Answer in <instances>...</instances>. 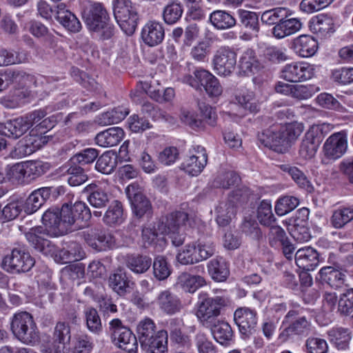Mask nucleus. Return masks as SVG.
I'll return each mask as SVG.
<instances>
[{"mask_svg":"<svg viewBox=\"0 0 353 353\" xmlns=\"http://www.w3.org/2000/svg\"><path fill=\"white\" fill-rule=\"evenodd\" d=\"M311 324L305 316H301V310H290L285 315L278 340L286 343L295 337L306 336L310 331Z\"/></svg>","mask_w":353,"mask_h":353,"instance_id":"nucleus-4","label":"nucleus"},{"mask_svg":"<svg viewBox=\"0 0 353 353\" xmlns=\"http://www.w3.org/2000/svg\"><path fill=\"white\" fill-rule=\"evenodd\" d=\"M182 320L178 318L170 319L166 321L165 330L169 332L171 343L179 347L188 348L191 346L190 336L184 331Z\"/></svg>","mask_w":353,"mask_h":353,"instance_id":"nucleus-19","label":"nucleus"},{"mask_svg":"<svg viewBox=\"0 0 353 353\" xmlns=\"http://www.w3.org/2000/svg\"><path fill=\"white\" fill-rule=\"evenodd\" d=\"M90 32L95 34L99 41H105L112 39L117 32V28L112 22L111 17L98 25Z\"/></svg>","mask_w":353,"mask_h":353,"instance_id":"nucleus-57","label":"nucleus"},{"mask_svg":"<svg viewBox=\"0 0 353 353\" xmlns=\"http://www.w3.org/2000/svg\"><path fill=\"white\" fill-rule=\"evenodd\" d=\"M137 332L141 347L154 341L159 331L157 330L154 321L149 317H145L139 322Z\"/></svg>","mask_w":353,"mask_h":353,"instance_id":"nucleus-35","label":"nucleus"},{"mask_svg":"<svg viewBox=\"0 0 353 353\" xmlns=\"http://www.w3.org/2000/svg\"><path fill=\"white\" fill-rule=\"evenodd\" d=\"M251 194L252 191L249 188L242 186L229 193L225 203L231 207H234L237 210L239 206L248 202Z\"/></svg>","mask_w":353,"mask_h":353,"instance_id":"nucleus-54","label":"nucleus"},{"mask_svg":"<svg viewBox=\"0 0 353 353\" xmlns=\"http://www.w3.org/2000/svg\"><path fill=\"white\" fill-rule=\"evenodd\" d=\"M124 263L131 272L136 274L147 272L151 265L152 259L146 254L134 252L128 253L123 256Z\"/></svg>","mask_w":353,"mask_h":353,"instance_id":"nucleus-22","label":"nucleus"},{"mask_svg":"<svg viewBox=\"0 0 353 353\" xmlns=\"http://www.w3.org/2000/svg\"><path fill=\"white\" fill-rule=\"evenodd\" d=\"M338 312L342 316H349L353 312V288L347 289L340 294Z\"/></svg>","mask_w":353,"mask_h":353,"instance_id":"nucleus-64","label":"nucleus"},{"mask_svg":"<svg viewBox=\"0 0 353 353\" xmlns=\"http://www.w3.org/2000/svg\"><path fill=\"white\" fill-rule=\"evenodd\" d=\"M10 331L23 344L34 345L40 341V333L33 316L26 312L15 313L10 319Z\"/></svg>","mask_w":353,"mask_h":353,"instance_id":"nucleus-3","label":"nucleus"},{"mask_svg":"<svg viewBox=\"0 0 353 353\" xmlns=\"http://www.w3.org/2000/svg\"><path fill=\"white\" fill-rule=\"evenodd\" d=\"M62 169L65 170V172L69 175L67 181L70 186H79L88 179L83 168L77 164L74 165L69 161L63 165Z\"/></svg>","mask_w":353,"mask_h":353,"instance_id":"nucleus-44","label":"nucleus"},{"mask_svg":"<svg viewBox=\"0 0 353 353\" xmlns=\"http://www.w3.org/2000/svg\"><path fill=\"white\" fill-rule=\"evenodd\" d=\"M296 265L301 270H313L320 261L319 254L312 247L299 249L294 256Z\"/></svg>","mask_w":353,"mask_h":353,"instance_id":"nucleus-27","label":"nucleus"},{"mask_svg":"<svg viewBox=\"0 0 353 353\" xmlns=\"http://www.w3.org/2000/svg\"><path fill=\"white\" fill-rule=\"evenodd\" d=\"M129 112V109L123 105L115 107L110 111L102 113L99 117V123L103 125L117 123L123 120Z\"/></svg>","mask_w":353,"mask_h":353,"instance_id":"nucleus-50","label":"nucleus"},{"mask_svg":"<svg viewBox=\"0 0 353 353\" xmlns=\"http://www.w3.org/2000/svg\"><path fill=\"white\" fill-rule=\"evenodd\" d=\"M25 168L26 180L28 181L47 173L50 170V165L42 161H26L25 162Z\"/></svg>","mask_w":353,"mask_h":353,"instance_id":"nucleus-61","label":"nucleus"},{"mask_svg":"<svg viewBox=\"0 0 353 353\" xmlns=\"http://www.w3.org/2000/svg\"><path fill=\"white\" fill-rule=\"evenodd\" d=\"M54 256L59 259L61 263H68L83 259L85 253L80 243L77 241H70L66 243L65 247L57 250Z\"/></svg>","mask_w":353,"mask_h":353,"instance_id":"nucleus-29","label":"nucleus"},{"mask_svg":"<svg viewBox=\"0 0 353 353\" xmlns=\"http://www.w3.org/2000/svg\"><path fill=\"white\" fill-rule=\"evenodd\" d=\"M49 230L44 229L42 226L33 227L25 233V237L36 252H39L46 256H53L57 252V246L46 238Z\"/></svg>","mask_w":353,"mask_h":353,"instance_id":"nucleus-12","label":"nucleus"},{"mask_svg":"<svg viewBox=\"0 0 353 353\" xmlns=\"http://www.w3.org/2000/svg\"><path fill=\"white\" fill-rule=\"evenodd\" d=\"M85 243L97 252L112 250L115 247V238L101 228H91L82 232Z\"/></svg>","mask_w":353,"mask_h":353,"instance_id":"nucleus-11","label":"nucleus"},{"mask_svg":"<svg viewBox=\"0 0 353 353\" xmlns=\"http://www.w3.org/2000/svg\"><path fill=\"white\" fill-rule=\"evenodd\" d=\"M71 76L75 81L88 91H93L97 89V83L94 79L84 71L77 67H72L70 70Z\"/></svg>","mask_w":353,"mask_h":353,"instance_id":"nucleus-63","label":"nucleus"},{"mask_svg":"<svg viewBox=\"0 0 353 353\" xmlns=\"http://www.w3.org/2000/svg\"><path fill=\"white\" fill-rule=\"evenodd\" d=\"M183 12V8L181 3L172 2L163 8V19L166 24L174 25L180 20Z\"/></svg>","mask_w":353,"mask_h":353,"instance_id":"nucleus-59","label":"nucleus"},{"mask_svg":"<svg viewBox=\"0 0 353 353\" xmlns=\"http://www.w3.org/2000/svg\"><path fill=\"white\" fill-rule=\"evenodd\" d=\"M168 332L165 330H159L156 340L150 344L141 346L145 353H168Z\"/></svg>","mask_w":353,"mask_h":353,"instance_id":"nucleus-55","label":"nucleus"},{"mask_svg":"<svg viewBox=\"0 0 353 353\" xmlns=\"http://www.w3.org/2000/svg\"><path fill=\"white\" fill-rule=\"evenodd\" d=\"M176 261L181 265H188L199 263L194 242L186 244L176 256Z\"/></svg>","mask_w":353,"mask_h":353,"instance_id":"nucleus-58","label":"nucleus"},{"mask_svg":"<svg viewBox=\"0 0 353 353\" xmlns=\"http://www.w3.org/2000/svg\"><path fill=\"white\" fill-rule=\"evenodd\" d=\"M310 27L323 37H330L336 30L334 19L327 14H321L312 19Z\"/></svg>","mask_w":353,"mask_h":353,"instance_id":"nucleus-39","label":"nucleus"},{"mask_svg":"<svg viewBox=\"0 0 353 353\" xmlns=\"http://www.w3.org/2000/svg\"><path fill=\"white\" fill-rule=\"evenodd\" d=\"M214 70L221 76L230 75L234 70L236 64V53L228 46L219 48L212 60Z\"/></svg>","mask_w":353,"mask_h":353,"instance_id":"nucleus-14","label":"nucleus"},{"mask_svg":"<svg viewBox=\"0 0 353 353\" xmlns=\"http://www.w3.org/2000/svg\"><path fill=\"white\" fill-rule=\"evenodd\" d=\"M334 266H324L319 272L316 280L322 284H327L330 288L337 290L343 286L345 274L339 270V264L334 263Z\"/></svg>","mask_w":353,"mask_h":353,"instance_id":"nucleus-21","label":"nucleus"},{"mask_svg":"<svg viewBox=\"0 0 353 353\" xmlns=\"http://www.w3.org/2000/svg\"><path fill=\"white\" fill-rule=\"evenodd\" d=\"M82 17L87 28L90 32L110 16L102 3L91 2L83 9Z\"/></svg>","mask_w":353,"mask_h":353,"instance_id":"nucleus-17","label":"nucleus"},{"mask_svg":"<svg viewBox=\"0 0 353 353\" xmlns=\"http://www.w3.org/2000/svg\"><path fill=\"white\" fill-rule=\"evenodd\" d=\"M212 75L208 70L199 68H196L192 74H187L183 77V81L196 90H202V87L207 83Z\"/></svg>","mask_w":353,"mask_h":353,"instance_id":"nucleus-53","label":"nucleus"},{"mask_svg":"<svg viewBox=\"0 0 353 353\" xmlns=\"http://www.w3.org/2000/svg\"><path fill=\"white\" fill-rule=\"evenodd\" d=\"M37 122L29 112L24 116L8 121L10 138L17 139L23 135Z\"/></svg>","mask_w":353,"mask_h":353,"instance_id":"nucleus-32","label":"nucleus"},{"mask_svg":"<svg viewBox=\"0 0 353 353\" xmlns=\"http://www.w3.org/2000/svg\"><path fill=\"white\" fill-rule=\"evenodd\" d=\"M34 264L35 260L28 252L14 248L3 257L2 268L11 274H20L29 272Z\"/></svg>","mask_w":353,"mask_h":353,"instance_id":"nucleus-9","label":"nucleus"},{"mask_svg":"<svg viewBox=\"0 0 353 353\" xmlns=\"http://www.w3.org/2000/svg\"><path fill=\"white\" fill-rule=\"evenodd\" d=\"M234 321L239 328L241 338L248 339L256 330L257 312L249 307H239L234 312Z\"/></svg>","mask_w":353,"mask_h":353,"instance_id":"nucleus-13","label":"nucleus"},{"mask_svg":"<svg viewBox=\"0 0 353 353\" xmlns=\"http://www.w3.org/2000/svg\"><path fill=\"white\" fill-rule=\"evenodd\" d=\"M353 219V209L341 207L334 210L330 218V223L336 229L343 228Z\"/></svg>","mask_w":353,"mask_h":353,"instance_id":"nucleus-56","label":"nucleus"},{"mask_svg":"<svg viewBox=\"0 0 353 353\" xmlns=\"http://www.w3.org/2000/svg\"><path fill=\"white\" fill-rule=\"evenodd\" d=\"M63 120V114L57 112L39 122L34 128L30 130V137H38L46 134L52 129L58 123Z\"/></svg>","mask_w":353,"mask_h":353,"instance_id":"nucleus-52","label":"nucleus"},{"mask_svg":"<svg viewBox=\"0 0 353 353\" xmlns=\"http://www.w3.org/2000/svg\"><path fill=\"white\" fill-rule=\"evenodd\" d=\"M292 49L301 57H311L318 50V41L313 37L302 34L294 39Z\"/></svg>","mask_w":353,"mask_h":353,"instance_id":"nucleus-26","label":"nucleus"},{"mask_svg":"<svg viewBox=\"0 0 353 353\" xmlns=\"http://www.w3.org/2000/svg\"><path fill=\"white\" fill-rule=\"evenodd\" d=\"M208 271L216 282H224L230 276V263L222 256H216L208 263Z\"/></svg>","mask_w":353,"mask_h":353,"instance_id":"nucleus-34","label":"nucleus"},{"mask_svg":"<svg viewBox=\"0 0 353 353\" xmlns=\"http://www.w3.org/2000/svg\"><path fill=\"white\" fill-rule=\"evenodd\" d=\"M54 343H59L62 347L70 344L71 340V329L69 323L64 321H58L53 332Z\"/></svg>","mask_w":353,"mask_h":353,"instance_id":"nucleus-60","label":"nucleus"},{"mask_svg":"<svg viewBox=\"0 0 353 353\" xmlns=\"http://www.w3.org/2000/svg\"><path fill=\"white\" fill-rule=\"evenodd\" d=\"M194 243L199 262L208 259L215 253V244L210 239L199 238Z\"/></svg>","mask_w":353,"mask_h":353,"instance_id":"nucleus-62","label":"nucleus"},{"mask_svg":"<svg viewBox=\"0 0 353 353\" xmlns=\"http://www.w3.org/2000/svg\"><path fill=\"white\" fill-rule=\"evenodd\" d=\"M228 303L229 300L225 296H210L206 292H201L198 296L196 316L201 321L212 322Z\"/></svg>","mask_w":353,"mask_h":353,"instance_id":"nucleus-7","label":"nucleus"},{"mask_svg":"<svg viewBox=\"0 0 353 353\" xmlns=\"http://www.w3.org/2000/svg\"><path fill=\"white\" fill-rule=\"evenodd\" d=\"M99 150L94 148H84L76 153L69 159V161L74 165L83 168L84 166L92 165L99 157Z\"/></svg>","mask_w":353,"mask_h":353,"instance_id":"nucleus-46","label":"nucleus"},{"mask_svg":"<svg viewBox=\"0 0 353 353\" xmlns=\"http://www.w3.org/2000/svg\"><path fill=\"white\" fill-rule=\"evenodd\" d=\"M124 137V131L119 127L110 128L95 137L96 143L101 147H112L119 144Z\"/></svg>","mask_w":353,"mask_h":353,"instance_id":"nucleus-38","label":"nucleus"},{"mask_svg":"<svg viewBox=\"0 0 353 353\" xmlns=\"http://www.w3.org/2000/svg\"><path fill=\"white\" fill-rule=\"evenodd\" d=\"M313 68L306 63L287 64L281 70V77L289 82H299L310 79L314 74Z\"/></svg>","mask_w":353,"mask_h":353,"instance_id":"nucleus-20","label":"nucleus"},{"mask_svg":"<svg viewBox=\"0 0 353 353\" xmlns=\"http://www.w3.org/2000/svg\"><path fill=\"white\" fill-rule=\"evenodd\" d=\"M57 21L68 31L72 33L80 32L81 23L77 16L67 8L65 3H59L56 6Z\"/></svg>","mask_w":353,"mask_h":353,"instance_id":"nucleus-23","label":"nucleus"},{"mask_svg":"<svg viewBox=\"0 0 353 353\" xmlns=\"http://www.w3.org/2000/svg\"><path fill=\"white\" fill-rule=\"evenodd\" d=\"M141 37L145 45L154 47L163 41L165 30L161 23L150 21L142 28Z\"/></svg>","mask_w":353,"mask_h":353,"instance_id":"nucleus-24","label":"nucleus"},{"mask_svg":"<svg viewBox=\"0 0 353 353\" xmlns=\"http://www.w3.org/2000/svg\"><path fill=\"white\" fill-rule=\"evenodd\" d=\"M126 196L130 203L133 216L139 220L150 219L153 208L150 199L144 194L143 188L137 182L125 188Z\"/></svg>","mask_w":353,"mask_h":353,"instance_id":"nucleus-6","label":"nucleus"},{"mask_svg":"<svg viewBox=\"0 0 353 353\" xmlns=\"http://www.w3.org/2000/svg\"><path fill=\"white\" fill-rule=\"evenodd\" d=\"M209 22L218 30H225L237 25V19L233 12L225 10H216L210 13Z\"/></svg>","mask_w":353,"mask_h":353,"instance_id":"nucleus-33","label":"nucleus"},{"mask_svg":"<svg viewBox=\"0 0 353 353\" xmlns=\"http://www.w3.org/2000/svg\"><path fill=\"white\" fill-rule=\"evenodd\" d=\"M108 283L109 288L119 296H124L129 293L134 284L132 276L121 266L110 273Z\"/></svg>","mask_w":353,"mask_h":353,"instance_id":"nucleus-16","label":"nucleus"},{"mask_svg":"<svg viewBox=\"0 0 353 353\" xmlns=\"http://www.w3.org/2000/svg\"><path fill=\"white\" fill-rule=\"evenodd\" d=\"M92 217L89 207L83 201L64 203L61 208H50L42 216V223L55 236L78 230Z\"/></svg>","mask_w":353,"mask_h":353,"instance_id":"nucleus-1","label":"nucleus"},{"mask_svg":"<svg viewBox=\"0 0 353 353\" xmlns=\"http://www.w3.org/2000/svg\"><path fill=\"white\" fill-rule=\"evenodd\" d=\"M108 334L112 341L120 348L128 352L137 350L136 336L128 327L123 325L121 319H114L110 321Z\"/></svg>","mask_w":353,"mask_h":353,"instance_id":"nucleus-8","label":"nucleus"},{"mask_svg":"<svg viewBox=\"0 0 353 353\" xmlns=\"http://www.w3.org/2000/svg\"><path fill=\"white\" fill-rule=\"evenodd\" d=\"M83 316L88 330L94 334L99 335L103 331V325L97 310L92 306H88L84 309Z\"/></svg>","mask_w":353,"mask_h":353,"instance_id":"nucleus-48","label":"nucleus"},{"mask_svg":"<svg viewBox=\"0 0 353 353\" xmlns=\"http://www.w3.org/2000/svg\"><path fill=\"white\" fill-rule=\"evenodd\" d=\"M347 150V133L346 130H341L332 134L323 145V154L330 160H336L341 158Z\"/></svg>","mask_w":353,"mask_h":353,"instance_id":"nucleus-15","label":"nucleus"},{"mask_svg":"<svg viewBox=\"0 0 353 353\" xmlns=\"http://www.w3.org/2000/svg\"><path fill=\"white\" fill-rule=\"evenodd\" d=\"M259 121L262 126L269 124L270 126L258 133V141L277 153L288 152L292 143L301 133V128L295 124L288 123L283 126L272 123L273 119L269 116H262Z\"/></svg>","mask_w":353,"mask_h":353,"instance_id":"nucleus-2","label":"nucleus"},{"mask_svg":"<svg viewBox=\"0 0 353 353\" xmlns=\"http://www.w3.org/2000/svg\"><path fill=\"white\" fill-rule=\"evenodd\" d=\"M281 169L288 173L293 181L298 185L300 188L305 190L308 193L314 192V188L307 179L306 175L298 168L295 166H290L287 164H283L280 166Z\"/></svg>","mask_w":353,"mask_h":353,"instance_id":"nucleus-47","label":"nucleus"},{"mask_svg":"<svg viewBox=\"0 0 353 353\" xmlns=\"http://www.w3.org/2000/svg\"><path fill=\"white\" fill-rule=\"evenodd\" d=\"M87 194L88 203L94 208H104L111 201V194L95 183L88 185L83 191Z\"/></svg>","mask_w":353,"mask_h":353,"instance_id":"nucleus-25","label":"nucleus"},{"mask_svg":"<svg viewBox=\"0 0 353 353\" xmlns=\"http://www.w3.org/2000/svg\"><path fill=\"white\" fill-rule=\"evenodd\" d=\"M157 303L159 309L164 313L172 315L181 311L182 303L179 298L170 290L161 292L157 297Z\"/></svg>","mask_w":353,"mask_h":353,"instance_id":"nucleus-31","label":"nucleus"},{"mask_svg":"<svg viewBox=\"0 0 353 353\" xmlns=\"http://www.w3.org/2000/svg\"><path fill=\"white\" fill-rule=\"evenodd\" d=\"M208 162V154L203 148L195 154L190 156L181 163V168L191 176L199 175L204 169Z\"/></svg>","mask_w":353,"mask_h":353,"instance_id":"nucleus-30","label":"nucleus"},{"mask_svg":"<svg viewBox=\"0 0 353 353\" xmlns=\"http://www.w3.org/2000/svg\"><path fill=\"white\" fill-rule=\"evenodd\" d=\"M177 283L182 289L189 293H194L199 288L207 284L205 279L200 275L182 272L177 278Z\"/></svg>","mask_w":353,"mask_h":353,"instance_id":"nucleus-42","label":"nucleus"},{"mask_svg":"<svg viewBox=\"0 0 353 353\" xmlns=\"http://www.w3.org/2000/svg\"><path fill=\"white\" fill-rule=\"evenodd\" d=\"M333 128L332 124L327 123L314 124L310 127L304 137L319 146Z\"/></svg>","mask_w":353,"mask_h":353,"instance_id":"nucleus-51","label":"nucleus"},{"mask_svg":"<svg viewBox=\"0 0 353 353\" xmlns=\"http://www.w3.org/2000/svg\"><path fill=\"white\" fill-rule=\"evenodd\" d=\"M239 228L241 232L252 241L259 243L263 239V232L259 223L251 215L243 218Z\"/></svg>","mask_w":353,"mask_h":353,"instance_id":"nucleus-41","label":"nucleus"},{"mask_svg":"<svg viewBox=\"0 0 353 353\" xmlns=\"http://www.w3.org/2000/svg\"><path fill=\"white\" fill-rule=\"evenodd\" d=\"M107 206L103 217V222L109 226L121 224L125 220L122 203L119 200H112Z\"/></svg>","mask_w":353,"mask_h":353,"instance_id":"nucleus-40","label":"nucleus"},{"mask_svg":"<svg viewBox=\"0 0 353 353\" xmlns=\"http://www.w3.org/2000/svg\"><path fill=\"white\" fill-rule=\"evenodd\" d=\"M237 25L250 34L257 37L260 31L259 15L256 12L245 9L236 10Z\"/></svg>","mask_w":353,"mask_h":353,"instance_id":"nucleus-28","label":"nucleus"},{"mask_svg":"<svg viewBox=\"0 0 353 353\" xmlns=\"http://www.w3.org/2000/svg\"><path fill=\"white\" fill-rule=\"evenodd\" d=\"M330 343L339 350L349 347L352 339V332L346 327H334L327 332Z\"/></svg>","mask_w":353,"mask_h":353,"instance_id":"nucleus-36","label":"nucleus"},{"mask_svg":"<svg viewBox=\"0 0 353 353\" xmlns=\"http://www.w3.org/2000/svg\"><path fill=\"white\" fill-rule=\"evenodd\" d=\"M113 13L121 29L128 35H132L139 21L138 9L130 0H114Z\"/></svg>","mask_w":353,"mask_h":353,"instance_id":"nucleus-5","label":"nucleus"},{"mask_svg":"<svg viewBox=\"0 0 353 353\" xmlns=\"http://www.w3.org/2000/svg\"><path fill=\"white\" fill-rule=\"evenodd\" d=\"M241 73L249 76L257 72L261 68V63L255 51L252 48L245 50L241 56L239 61Z\"/></svg>","mask_w":353,"mask_h":353,"instance_id":"nucleus-37","label":"nucleus"},{"mask_svg":"<svg viewBox=\"0 0 353 353\" xmlns=\"http://www.w3.org/2000/svg\"><path fill=\"white\" fill-rule=\"evenodd\" d=\"M153 275L159 281L166 280L172 272V267L168 259L163 255H157L152 262Z\"/></svg>","mask_w":353,"mask_h":353,"instance_id":"nucleus-45","label":"nucleus"},{"mask_svg":"<svg viewBox=\"0 0 353 353\" xmlns=\"http://www.w3.org/2000/svg\"><path fill=\"white\" fill-rule=\"evenodd\" d=\"M285 19L280 23L273 26L271 30L272 36L278 39H283L295 34L302 27V23L299 18L294 17V13L289 9V12L285 13Z\"/></svg>","mask_w":353,"mask_h":353,"instance_id":"nucleus-18","label":"nucleus"},{"mask_svg":"<svg viewBox=\"0 0 353 353\" xmlns=\"http://www.w3.org/2000/svg\"><path fill=\"white\" fill-rule=\"evenodd\" d=\"M117 165V156L112 151H106L99 155L95 163V169L104 174H111Z\"/></svg>","mask_w":353,"mask_h":353,"instance_id":"nucleus-49","label":"nucleus"},{"mask_svg":"<svg viewBox=\"0 0 353 353\" xmlns=\"http://www.w3.org/2000/svg\"><path fill=\"white\" fill-rule=\"evenodd\" d=\"M198 106L204 120L199 119L198 115L194 112L187 111L182 113V122L188 125L192 130L197 131L203 130L205 123L214 127L217 123V114L215 109L203 101H199Z\"/></svg>","mask_w":353,"mask_h":353,"instance_id":"nucleus-10","label":"nucleus"},{"mask_svg":"<svg viewBox=\"0 0 353 353\" xmlns=\"http://www.w3.org/2000/svg\"><path fill=\"white\" fill-rule=\"evenodd\" d=\"M211 330L214 339L223 345H228L233 341L234 332L228 322L218 321L212 326Z\"/></svg>","mask_w":353,"mask_h":353,"instance_id":"nucleus-43","label":"nucleus"}]
</instances>
